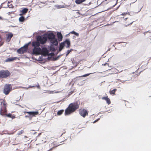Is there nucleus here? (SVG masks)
I'll use <instances>...</instances> for the list:
<instances>
[{"instance_id": "nucleus-1", "label": "nucleus", "mask_w": 151, "mask_h": 151, "mask_svg": "<svg viewBox=\"0 0 151 151\" xmlns=\"http://www.w3.org/2000/svg\"><path fill=\"white\" fill-rule=\"evenodd\" d=\"M47 37L45 36H38L37 38V41L32 42L33 46H39L40 44H44L47 41Z\"/></svg>"}, {"instance_id": "nucleus-32", "label": "nucleus", "mask_w": 151, "mask_h": 151, "mask_svg": "<svg viewBox=\"0 0 151 151\" xmlns=\"http://www.w3.org/2000/svg\"><path fill=\"white\" fill-rule=\"evenodd\" d=\"M50 93H53V91H50L49 92Z\"/></svg>"}, {"instance_id": "nucleus-9", "label": "nucleus", "mask_w": 151, "mask_h": 151, "mask_svg": "<svg viewBox=\"0 0 151 151\" xmlns=\"http://www.w3.org/2000/svg\"><path fill=\"white\" fill-rule=\"evenodd\" d=\"M64 43V45L67 47H68L70 45V41L69 40L67 39L64 42H63Z\"/></svg>"}, {"instance_id": "nucleus-40", "label": "nucleus", "mask_w": 151, "mask_h": 151, "mask_svg": "<svg viewBox=\"0 0 151 151\" xmlns=\"http://www.w3.org/2000/svg\"><path fill=\"white\" fill-rule=\"evenodd\" d=\"M69 34H70L69 33V34H68V35H69Z\"/></svg>"}, {"instance_id": "nucleus-30", "label": "nucleus", "mask_w": 151, "mask_h": 151, "mask_svg": "<svg viewBox=\"0 0 151 151\" xmlns=\"http://www.w3.org/2000/svg\"><path fill=\"white\" fill-rule=\"evenodd\" d=\"M34 87V86H30L28 88H26L27 89H28V88H32V87Z\"/></svg>"}, {"instance_id": "nucleus-28", "label": "nucleus", "mask_w": 151, "mask_h": 151, "mask_svg": "<svg viewBox=\"0 0 151 151\" xmlns=\"http://www.w3.org/2000/svg\"><path fill=\"white\" fill-rule=\"evenodd\" d=\"M10 4V3H9L8 5L9 7V8H13V7L12 5V4Z\"/></svg>"}, {"instance_id": "nucleus-11", "label": "nucleus", "mask_w": 151, "mask_h": 151, "mask_svg": "<svg viewBox=\"0 0 151 151\" xmlns=\"http://www.w3.org/2000/svg\"><path fill=\"white\" fill-rule=\"evenodd\" d=\"M28 10V9L24 8L22 10H20V12L21 13L19 14V15L22 16L23 14H26Z\"/></svg>"}, {"instance_id": "nucleus-20", "label": "nucleus", "mask_w": 151, "mask_h": 151, "mask_svg": "<svg viewBox=\"0 0 151 151\" xmlns=\"http://www.w3.org/2000/svg\"><path fill=\"white\" fill-rule=\"evenodd\" d=\"M69 34H74L76 36H79V34L78 33H77L76 32H75L74 31H72V32H70V33H69Z\"/></svg>"}, {"instance_id": "nucleus-26", "label": "nucleus", "mask_w": 151, "mask_h": 151, "mask_svg": "<svg viewBox=\"0 0 151 151\" xmlns=\"http://www.w3.org/2000/svg\"><path fill=\"white\" fill-rule=\"evenodd\" d=\"M68 50L67 52V54H66V55L67 56L69 54L70 52L71 51V50Z\"/></svg>"}, {"instance_id": "nucleus-25", "label": "nucleus", "mask_w": 151, "mask_h": 151, "mask_svg": "<svg viewBox=\"0 0 151 151\" xmlns=\"http://www.w3.org/2000/svg\"><path fill=\"white\" fill-rule=\"evenodd\" d=\"M116 90V89H114L112 90V91H110V93L111 94H114L115 91Z\"/></svg>"}, {"instance_id": "nucleus-42", "label": "nucleus", "mask_w": 151, "mask_h": 151, "mask_svg": "<svg viewBox=\"0 0 151 151\" xmlns=\"http://www.w3.org/2000/svg\"><path fill=\"white\" fill-rule=\"evenodd\" d=\"M65 8H68V7H66Z\"/></svg>"}, {"instance_id": "nucleus-14", "label": "nucleus", "mask_w": 151, "mask_h": 151, "mask_svg": "<svg viewBox=\"0 0 151 151\" xmlns=\"http://www.w3.org/2000/svg\"><path fill=\"white\" fill-rule=\"evenodd\" d=\"M57 35L59 41H61L63 40V36L60 32H58Z\"/></svg>"}, {"instance_id": "nucleus-12", "label": "nucleus", "mask_w": 151, "mask_h": 151, "mask_svg": "<svg viewBox=\"0 0 151 151\" xmlns=\"http://www.w3.org/2000/svg\"><path fill=\"white\" fill-rule=\"evenodd\" d=\"M50 41L52 45H58V41L55 38L50 40Z\"/></svg>"}, {"instance_id": "nucleus-21", "label": "nucleus", "mask_w": 151, "mask_h": 151, "mask_svg": "<svg viewBox=\"0 0 151 151\" xmlns=\"http://www.w3.org/2000/svg\"><path fill=\"white\" fill-rule=\"evenodd\" d=\"M24 17H23L22 16H21V17L19 18V21L20 22H23L24 21Z\"/></svg>"}, {"instance_id": "nucleus-17", "label": "nucleus", "mask_w": 151, "mask_h": 151, "mask_svg": "<svg viewBox=\"0 0 151 151\" xmlns=\"http://www.w3.org/2000/svg\"><path fill=\"white\" fill-rule=\"evenodd\" d=\"M1 105H2V108L3 109H5L6 108V103L3 100H1Z\"/></svg>"}, {"instance_id": "nucleus-6", "label": "nucleus", "mask_w": 151, "mask_h": 151, "mask_svg": "<svg viewBox=\"0 0 151 151\" xmlns=\"http://www.w3.org/2000/svg\"><path fill=\"white\" fill-rule=\"evenodd\" d=\"M28 45H26L18 49L17 51L19 54H23L25 52L27 49Z\"/></svg>"}, {"instance_id": "nucleus-33", "label": "nucleus", "mask_w": 151, "mask_h": 151, "mask_svg": "<svg viewBox=\"0 0 151 151\" xmlns=\"http://www.w3.org/2000/svg\"><path fill=\"white\" fill-rule=\"evenodd\" d=\"M98 121V120H96V121H94V122H93V123H94L95 122H96V121Z\"/></svg>"}, {"instance_id": "nucleus-8", "label": "nucleus", "mask_w": 151, "mask_h": 151, "mask_svg": "<svg viewBox=\"0 0 151 151\" xmlns=\"http://www.w3.org/2000/svg\"><path fill=\"white\" fill-rule=\"evenodd\" d=\"M79 112L80 114L84 117L88 114L87 112L84 109L80 110Z\"/></svg>"}, {"instance_id": "nucleus-15", "label": "nucleus", "mask_w": 151, "mask_h": 151, "mask_svg": "<svg viewBox=\"0 0 151 151\" xmlns=\"http://www.w3.org/2000/svg\"><path fill=\"white\" fill-rule=\"evenodd\" d=\"M13 35L12 33H9L6 35V39L8 41H9L13 36Z\"/></svg>"}, {"instance_id": "nucleus-31", "label": "nucleus", "mask_w": 151, "mask_h": 151, "mask_svg": "<svg viewBox=\"0 0 151 151\" xmlns=\"http://www.w3.org/2000/svg\"><path fill=\"white\" fill-rule=\"evenodd\" d=\"M106 65H107L108 66V64L107 63H105L104 65V66H106Z\"/></svg>"}, {"instance_id": "nucleus-13", "label": "nucleus", "mask_w": 151, "mask_h": 151, "mask_svg": "<svg viewBox=\"0 0 151 151\" xmlns=\"http://www.w3.org/2000/svg\"><path fill=\"white\" fill-rule=\"evenodd\" d=\"M48 37L50 40L55 38V35L52 33L49 34Z\"/></svg>"}, {"instance_id": "nucleus-29", "label": "nucleus", "mask_w": 151, "mask_h": 151, "mask_svg": "<svg viewBox=\"0 0 151 151\" xmlns=\"http://www.w3.org/2000/svg\"><path fill=\"white\" fill-rule=\"evenodd\" d=\"M91 74V73H88V74H85V75H83V76H83V77H86V76H88L90 74Z\"/></svg>"}, {"instance_id": "nucleus-23", "label": "nucleus", "mask_w": 151, "mask_h": 151, "mask_svg": "<svg viewBox=\"0 0 151 151\" xmlns=\"http://www.w3.org/2000/svg\"><path fill=\"white\" fill-rule=\"evenodd\" d=\"M7 116L10 118H11L12 119H14L15 118V116H14L10 114H9L7 115Z\"/></svg>"}, {"instance_id": "nucleus-18", "label": "nucleus", "mask_w": 151, "mask_h": 151, "mask_svg": "<svg viewBox=\"0 0 151 151\" xmlns=\"http://www.w3.org/2000/svg\"><path fill=\"white\" fill-rule=\"evenodd\" d=\"M64 46V43L63 42L61 43L60 45V47L59 50V51H60L63 48Z\"/></svg>"}, {"instance_id": "nucleus-22", "label": "nucleus", "mask_w": 151, "mask_h": 151, "mask_svg": "<svg viewBox=\"0 0 151 151\" xmlns=\"http://www.w3.org/2000/svg\"><path fill=\"white\" fill-rule=\"evenodd\" d=\"M63 111L64 110H63L59 111L57 112V115H61L63 113Z\"/></svg>"}, {"instance_id": "nucleus-7", "label": "nucleus", "mask_w": 151, "mask_h": 151, "mask_svg": "<svg viewBox=\"0 0 151 151\" xmlns=\"http://www.w3.org/2000/svg\"><path fill=\"white\" fill-rule=\"evenodd\" d=\"M48 51L46 47H43L41 49V55L46 56L48 55Z\"/></svg>"}, {"instance_id": "nucleus-5", "label": "nucleus", "mask_w": 151, "mask_h": 151, "mask_svg": "<svg viewBox=\"0 0 151 151\" xmlns=\"http://www.w3.org/2000/svg\"><path fill=\"white\" fill-rule=\"evenodd\" d=\"M34 47L33 50V53L36 55L41 54V49L39 47V46Z\"/></svg>"}, {"instance_id": "nucleus-38", "label": "nucleus", "mask_w": 151, "mask_h": 151, "mask_svg": "<svg viewBox=\"0 0 151 151\" xmlns=\"http://www.w3.org/2000/svg\"><path fill=\"white\" fill-rule=\"evenodd\" d=\"M2 19V18H1V17H0V19Z\"/></svg>"}, {"instance_id": "nucleus-35", "label": "nucleus", "mask_w": 151, "mask_h": 151, "mask_svg": "<svg viewBox=\"0 0 151 151\" xmlns=\"http://www.w3.org/2000/svg\"><path fill=\"white\" fill-rule=\"evenodd\" d=\"M124 14H125V13H124V14H123L122 15H124Z\"/></svg>"}, {"instance_id": "nucleus-27", "label": "nucleus", "mask_w": 151, "mask_h": 151, "mask_svg": "<svg viewBox=\"0 0 151 151\" xmlns=\"http://www.w3.org/2000/svg\"><path fill=\"white\" fill-rule=\"evenodd\" d=\"M64 8V6L59 5L58 6V8Z\"/></svg>"}, {"instance_id": "nucleus-10", "label": "nucleus", "mask_w": 151, "mask_h": 151, "mask_svg": "<svg viewBox=\"0 0 151 151\" xmlns=\"http://www.w3.org/2000/svg\"><path fill=\"white\" fill-rule=\"evenodd\" d=\"M26 112L34 116H35L36 115H38L39 114V112L38 111Z\"/></svg>"}, {"instance_id": "nucleus-36", "label": "nucleus", "mask_w": 151, "mask_h": 151, "mask_svg": "<svg viewBox=\"0 0 151 151\" xmlns=\"http://www.w3.org/2000/svg\"><path fill=\"white\" fill-rule=\"evenodd\" d=\"M133 22V21H132V22L130 23V24H132Z\"/></svg>"}, {"instance_id": "nucleus-39", "label": "nucleus", "mask_w": 151, "mask_h": 151, "mask_svg": "<svg viewBox=\"0 0 151 151\" xmlns=\"http://www.w3.org/2000/svg\"><path fill=\"white\" fill-rule=\"evenodd\" d=\"M28 117V116H25V117Z\"/></svg>"}, {"instance_id": "nucleus-34", "label": "nucleus", "mask_w": 151, "mask_h": 151, "mask_svg": "<svg viewBox=\"0 0 151 151\" xmlns=\"http://www.w3.org/2000/svg\"><path fill=\"white\" fill-rule=\"evenodd\" d=\"M37 87H38V88H40V86H37Z\"/></svg>"}, {"instance_id": "nucleus-24", "label": "nucleus", "mask_w": 151, "mask_h": 151, "mask_svg": "<svg viewBox=\"0 0 151 151\" xmlns=\"http://www.w3.org/2000/svg\"><path fill=\"white\" fill-rule=\"evenodd\" d=\"M15 59L14 58H8L6 60V62H9V61H12L13 60H14Z\"/></svg>"}, {"instance_id": "nucleus-19", "label": "nucleus", "mask_w": 151, "mask_h": 151, "mask_svg": "<svg viewBox=\"0 0 151 151\" xmlns=\"http://www.w3.org/2000/svg\"><path fill=\"white\" fill-rule=\"evenodd\" d=\"M86 0H76L75 2L77 4H80Z\"/></svg>"}, {"instance_id": "nucleus-3", "label": "nucleus", "mask_w": 151, "mask_h": 151, "mask_svg": "<svg viewBox=\"0 0 151 151\" xmlns=\"http://www.w3.org/2000/svg\"><path fill=\"white\" fill-rule=\"evenodd\" d=\"M10 74L9 71L6 70L0 71V78H6L8 77Z\"/></svg>"}, {"instance_id": "nucleus-16", "label": "nucleus", "mask_w": 151, "mask_h": 151, "mask_svg": "<svg viewBox=\"0 0 151 151\" xmlns=\"http://www.w3.org/2000/svg\"><path fill=\"white\" fill-rule=\"evenodd\" d=\"M102 99L106 100L108 104H110L111 103L109 99L107 97H103L102 98Z\"/></svg>"}, {"instance_id": "nucleus-2", "label": "nucleus", "mask_w": 151, "mask_h": 151, "mask_svg": "<svg viewBox=\"0 0 151 151\" xmlns=\"http://www.w3.org/2000/svg\"><path fill=\"white\" fill-rule=\"evenodd\" d=\"M78 107V105L76 103L70 104L65 111V114L68 115L70 114L71 113L75 111Z\"/></svg>"}, {"instance_id": "nucleus-4", "label": "nucleus", "mask_w": 151, "mask_h": 151, "mask_svg": "<svg viewBox=\"0 0 151 151\" xmlns=\"http://www.w3.org/2000/svg\"><path fill=\"white\" fill-rule=\"evenodd\" d=\"M12 89L10 85L6 84L4 87V93L6 95L8 94L11 90Z\"/></svg>"}, {"instance_id": "nucleus-37", "label": "nucleus", "mask_w": 151, "mask_h": 151, "mask_svg": "<svg viewBox=\"0 0 151 151\" xmlns=\"http://www.w3.org/2000/svg\"><path fill=\"white\" fill-rule=\"evenodd\" d=\"M23 131H21V133H22V132H23Z\"/></svg>"}, {"instance_id": "nucleus-41", "label": "nucleus", "mask_w": 151, "mask_h": 151, "mask_svg": "<svg viewBox=\"0 0 151 151\" xmlns=\"http://www.w3.org/2000/svg\"><path fill=\"white\" fill-rule=\"evenodd\" d=\"M2 110V109H1V111Z\"/></svg>"}]
</instances>
